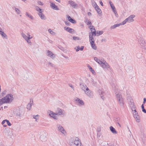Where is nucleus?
<instances>
[{"label": "nucleus", "mask_w": 146, "mask_h": 146, "mask_svg": "<svg viewBox=\"0 0 146 146\" xmlns=\"http://www.w3.org/2000/svg\"><path fill=\"white\" fill-rule=\"evenodd\" d=\"M13 100V96L11 94L7 95L6 96L0 100V106L5 103L11 102Z\"/></svg>", "instance_id": "1"}, {"label": "nucleus", "mask_w": 146, "mask_h": 146, "mask_svg": "<svg viewBox=\"0 0 146 146\" xmlns=\"http://www.w3.org/2000/svg\"><path fill=\"white\" fill-rule=\"evenodd\" d=\"M47 113H49V115L51 117H52L54 119H58L57 117L56 116L58 115H60L62 114V110L59 109L58 113H54L53 111L50 110H48Z\"/></svg>", "instance_id": "2"}, {"label": "nucleus", "mask_w": 146, "mask_h": 146, "mask_svg": "<svg viewBox=\"0 0 146 146\" xmlns=\"http://www.w3.org/2000/svg\"><path fill=\"white\" fill-rule=\"evenodd\" d=\"M70 145L71 146H81V143L78 139H73L70 141Z\"/></svg>", "instance_id": "3"}, {"label": "nucleus", "mask_w": 146, "mask_h": 146, "mask_svg": "<svg viewBox=\"0 0 146 146\" xmlns=\"http://www.w3.org/2000/svg\"><path fill=\"white\" fill-rule=\"evenodd\" d=\"M116 97L120 105L123 106L124 104L123 102V99L122 97V96L120 94H116Z\"/></svg>", "instance_id": "4"}, {"label": "nucleus", "mask_w": 146, "mask_h": 146, "mask_svg": "<svg viewBox=\"0 0 146 146\" xmlns=\"http://www.w3.org/2000/svg\"><path fill=\"white\" fill-rule=\"evenodd\" d=\"M47 133L46 132L43 131L40 137V139L42 141H45L47 140Z\"/></svg>", "instance_id": "5"}, {"label": "nucleus", "mask_w": 146, "mask_h": 146, "mask_svg": "<svg viewBox=\"0 0 146 146\" xmlns=\"http://www.w3.org/2000/svg\"><path fill=\"white\" fill-rule=\"evenodd\" d=\"M57 130L61 132L62 133L65 134L66 133L64 129L61 125L58 124L57 125Z\"/></svg>", "instance_id": "6"}, {"label": "nucleus", "mask_w": 146, "mask_h": 146, "mask_svg": "<svg viewBox=\"0 0 146 146\" xmlns=\"http://www.w3.org/2000/svg\"><path fill=\"white\" fill-rule=\"evenodd\" d=\"M139 42L141 46L143 47L145 49H146V44L145 41L141 38L139 39Z\"/></svg>", "instance_id": "7"}, {"label": "nucleus", "mask_w": 146, "mask_h": 146, "mask_svg": "<svg viewBox=\"0 0 146 146\" xmlns=\"http://www.w3.org/2000/svg\"><path fill=\"white\" fill-rule=\"evenodd\" d=\"M129 100L130 101H129V104L131 109H135V108L136 107L134 105L133 100L131 99H130Z\"/></svg>", "instance_id": "8"}, {"label": "nucleus", "mask_w": 146, "mask_h": 146, "mask_svg": "<svg viewBox=\"0 0 146 146\" xmlns=\"http://www.w3.org/2000/svg\"><path fill=\"white\" fill-rule=\"evenodd\" d=\"M68 3L74 8H77L78 7L76 3L72 1H69Z\"/></svg>", "instance_id": "9"}, {"label": "nucleus", "mask_w": 146, "mask_h": 146, "mask_svg": "<svg viewBox=\"0 0 146 146\" xmlns=\"http://www.w3.org/2000/svg\"><path fill=\"white\" fill-rule=\"evenodd\" d=\"M46 54L47 55L48 57H50L53 59L55 57V55L49 50H48L47 51Z\"/></svg>", "instance_id": "10"}, {"label": "nucleus", "mask_w": 146, "mask_h": 146, "mask_svg": "<svg viewBox=\"0 0 146 146\" xmlns=\"http://www.w3.org/2000/svg\"><path fill=\"white\" fill-rule=\"evenodd\" d=\"M80 87L84 91H85V90H89L88 88L86 86L84 83L80 84Z\"/></svg>", "instance_id": "11"}, {"label": "nucleus", "mask_w": 146, "mask_h": 146, "mask_svg": "<svg viewBox=\"0 0 146 146\" xmlns=\"http://www.w3.org/2000/svg\"><path fill=\"white\" fill-rule=\"evenodd\" d=\"M135 17L134 15H130L126 19L128 22L130 23L134 21L133 18Z\"/></svg>", "instance_id": "12"}, {"label": "nucleus", "mask_w": 146, "mask_h": 146, "mask_svg": "<svg viewBox=\"0 0 146 146\" xmlns=\"http://www.w3.org/2000/svg\"><path fill=\"white\" fill-rule=\"evenodd\" d=\"M22 113V109H19V110H17L16 113V115L17 116L21 117Z\"/></svg>", "instance_id": "13"}, {"label": "nucleus", "mask_w": 146, "mask_h": 146, "mask_svg": "<svg viewBox=\"0 0 146 146\" xmlns=\"http://www.w3.org/2000/svg\"><path fill=\"white\" fill-rule=\"evenodd\" d=\"M89 37L90 43H94L93 36H92V35H91V32H90L89 33Z\"/></svg>", "instance_id": "14"}, {"label": "nucleus", "mask_w": 146, "mask_h": 146, "mask_svg": "<svg viewBox=\"0 0 146 146\" xmlns=\"http://www.w3.org/2000/svg\"><path fill=\"white\" fill-rule=\"evenodd\" d=\"M64 29L65 30L71 33H73L74 31V30L73 29L69 27H64Z\"/></svg>", "instance_id": "15"}, {"label": "nucleus", "mask_w": 146, "mask_h": 146, "mask_svg": "<svg viewBox=\"0 0 146 146\" xmlns=\"http://www.w3.org/2000/svg\"><path fill=\"white\" fill-rule=\"evenodd\" d=\"M38 14L41 19L43 20H45L46 19V17L42 13V12L38 13Z\"/></svg>", "instance_id": "16"}, {"label": "nucleus", "mask_w": 146, "mask_h": 146, "mask_svg": "<svg viewBox=\"0 0 146 146\" xmlns=\"http://www.w3.org/2000/svg\"><path fill=\"white\" fill-rule=\"evenodd\" d=\"M50 3L51 4L50 6L53 9L57 10H59V9L58 8L57 6H56L54 3L51 2Z\"/></svg>", "instance_id": "17"}, {"label": "nucleus", "mask_w": 146, "mask_h": 146, "mask_svg": "<svg viewBox=\"0 0 146 146\" xmlns=\"http://www.w3.org/2000/svg\"><path fill=\"white\" fill-rule=\"evenodd\" d=\"M76 101H77L81 105H84V103L83 101L79 98H77L76 99Z\"/></svg>", "instance_id": "18"}, {"label": "nucleus", "mask_w": 146, "mask_h": 146, "mask_svg": "<svg viewBox=\"0 0 146 146\" xmlns=\"http://www.w3.org/2000/svg\"><path fill=\"white\" fill-rule=\"evenodd\" d=\"M110 128V131L113 133L114 134L117 133V132L116 131L115 129L112 126H111Z\"/></svg>", "instance_id": "19"}, {"label": "nucleus", "mask_w": 146, "mask_h": 146, "mask_svg": "<svg viewBox=\"0 0 146 146\" xmlns=\"http://www.w3.org/2000/svg\"><path fill=\"white\" fill-rule=\"evenodd\" d=\"M94 7L95 9L96 10L98 13L101 14L102 13V11L101 9L99 8V7L98 5L95 6Z\"/></svg>", "instance_id": "20"}, {"label": "nucleus", "mask_w": 146, "mask_h": 146, "mask_svg": "<svg viewBox=\"0 0 146 146\" xmlns=\"http://www.w3.org/2000/svg\"><path fill=\"white\" fill-rule=\"evenodd\" d=\"M0 34L2 35L3 38H7L6 35L3 31H0Z\"/></svg>", "instance_id": "21"}, {"label": "nucleus", "mask_w": 146, "mask_h": 146, "mask_svg": "<svg viewBox=\"0 0 146 146\" xmlns=\"http://www.w3.org/2000/svg\"><path fill=\"white\" fill-rule=\"evenodd\" d=\"M86 94L90 97H92L91 93L89 89L88 90H86L84 91Z\"/></svg>", "instance_id": "22"}, {"label": "nucleus", "mask_w": 146, "mask_h": 146, "mask_svg": "<svg viewBox=\"0 0 146 146\" xmlns=\"http://www.w3.org/2000/svg\"><path fill=\"white\" fill-rule=\"evenodd\" d=\"M120 26L119 24H115L111 26L110 27L111 29H114L117 27H118Z\"/></svg>", "instance_id": "23"}, {"label": "nucleus", "mask_w": 146, "mask_h": 146, "mask_svg": "<svg viewBox=\"0 0 146 146\" xmlns=\"http://www.w3.org/2000/svg\"><path fill=\"white\" fill-rule=\"evenodd\" d=\"M120 26L119 24H115L111 26L110 27L111 29H114L117 27H118Z\"/></svg>", "instance_id": "24"}, {"label": "nucleus", "mask_w": 146, "mask_h": 146, "mask_svg": "<svg viewBox=\"0 0 146 146\" xmlns=\"http://www.w3.org/2000/svg\"><path fill=\"white\" fill-rule=\"evenodd\" d=\"M36 10L38 12V13H40L43 12L42 9L40 8L38 6H36L35 7Z\"/></svg>", "instance_id": "25"}, {"label": "nucleus", "mask_w": 146, "mask_h": 146, "mask_svg": "<svg viewBox=\"0 0 146 146\" xmlns=\"http://www.w3.org/2000/svg\"><path fill=\"white\" fill-rule=\"evenodd\" d=\"M25 15L26 16H27L28 17L30 18L32 20H33L34 19V18L30 14H29L28 12H26L25 13Z\"/></svg>", "instance_id": "26"}, {"label": "nucleus", "mask_w": 146, "mask_h": 146, "mask_svg": "<svg viewBox=\"0 0 146 146\" xmlns=\"http://www.w3.org/2000/svg\"><path fill=\"white\" fill-rule=\"evenodd\" d=\"M134 118L136 119L137 122H139L140 120L138 114L134 115Z\"/></svg>", "instance_id": "27"}, {"label": "nucleus", "mask_w": 146, "mask_h": 146, "mask_svg": "<svg viewBox=\"0 0 146 146\" xmlns=\"http://www.w3.org/2000/svg\"><path fill=\"white\" fill-rule=\"evenodd\" d=\"M91 46L92 48L94 50H96L97 49V46L95 44H94V43H90Z\"/></svg>", "instance_id": "28"}, {"label": "nucleus", "mask_w": 146, "mask_h": 146, "mask_svg": "<svg viewBox=\"0 0 146 146\" xmlns=\"http://www.w3.org/2000/svg\"><path fill=\"white\" fill-rule=\"evenodd\" d=\"M33 101H32V103L31 104V103H29L27 105V108L29 110H30L31 109V105H32V104H33Z\"/></svg>", "instance_id": "29"}, {"label": "nucleus", "mask_w": 146, "mask_h": 146, "mask_svg": "<svg viewBox=\"0 0 146 146\" xmlns=\"http://www.w3.org/2000/svg\"><path fill=\"white\" fill-rule=\"evenodd\" d=\"M93 29H94V31H92V32H91V35H92V36H93V35L96 36V33H97L96 32V30L94 28Z\"/></svg>", "instance_id": "30"}, {"label": "nucleus", "mask_w": 146, "mask_h": 146, "mask_svg": "<svg viewBox=\"0 0 146 146\" xmlns=\"http://www.w3.org/2000/svg\"><path fill=\"white\" fill-rule=\"evenodd\" d=\"M47 64L48 65V66H51L52 67H53L55 66V65L54 64H52L50 62H47Z\"/></svg>", "instance_id": "31"}, {"label": "nucleus", "mask_w": 146, "mask_h": 146, "mask_svg": "<svg viewBox=\"0 0 146 146\" xmlns=\"http://www.w3.org/2000/svg\"><path fill=\"white\" fill-rule=\"evenodd\" d=\"M21 35L22 37L25 40L28 39V37H27L24 33H22Z\"/></svg>", "instance_id": "32"}, {"label": "nucleus", "mask_w": 146, "mask_h": 146, "mask_svg": "<svg viewBox=\"0 0 146 146\" xmlns=\"http://www.w3.org/2000/svg\"><path fill=\"white\" fill-rule=\"evenodd\" d=\"M15 12L17 13V14H19L21 13V11L17 8H15Z\"/></svg>", "instance_id": "33"}, {"label": "nucleus", "mask_w": 146, "mask_h": 146, "mask_svg": "<svg viewBox=\"0 0 146 146\" xmlns=\"http://www.w3.org/2000/svg\"><path fill=\"white\" fill-rule=\"evenodd\" d=\"M127 22H128L127 20L126 19L124 20L122 22L119 23L120 25H124Z\"/></svg>", "instance_id": "34"}, {"label": "nucleus", "mask_w": 146, "mask_h": 146, "mask_svg": "<svg viewBox=\"0 0 146 146\" xmlns=\"http://www.w3.org/2000/svg\"><path fill=\"white\" fill-rule=\"evenodd\" d=\"M142 111L145 113H146V110L144 109L143 104H142L141 106Z\"/></svg>", "instance_id": "35"}, {"label": "nucleus", "mask_w": 146, "mask_h": 146, "mask_svg": "<svg viewBox=\"0 0 146 146\" xmlns=\"http://www.w3.org/2000/svg\"><path fill=\"white\" fill-rule=\"evenodd\" d=\"M88 68L90 69V70L92 72V73H94V72H95L94 70L92 69V68L90 66H88Z\"/></svg>", "instance_id": "36"}, {"label": "nucleus", "mask_w": 146, "mask_h": 146, "mask_svg": "<svg viewBox=\"0 0 146 146\" xmlns=\"http://www.w3.org/2000/svg\"><path fill=\"white\" fill-rule=\"evenodd\" d=\"M110 68L109 65L106 62H105V68Z\"/></svg>", "instance_id": "37"}, {"label": "nucleus", "mask_w": 146, "mask_h": 146, "mask_svg": "<svg viewBox=\"0 0 146 146\" xmlns=\"http://www.w3.org/2000/svg\"><path fill=\"white\" fill-rule=\"evenodd\" d=\"M97 34H98L97 36L100 35L102 34L103 33V31H98L96 32Z\"/></svg>", "instance_id": "38"}, {"label": "nucleus", "mask_w": 146, "mask_h": 146, "mask_svg": "<svg viewBox=\"0 0 146 146\" xmlns=\"http://www.w3.org/2000/svg\"><path fill=\"white\" fill-rule=\"evenodd\" d=\"M92 5H93L94 7H95V6L98 5L96 2L94 0H92L91 1Z\"/></svg>", "instance_id": "39"}, {"label": "nucleus", "mask_w": 146, "mask_h": 146, "mask_svg": "<svg viewBox=\"0 0 146 146\" xmlns=\"http://www.w3.org/2000/svg\"><path fill=\"white\" fill-rule=\"evenodd\" d=\"M73 39L74 40H80V38L76 36H73Z\"/></svg>", "instance_id": "40"}, {"label": "nucleus", "mask_w": 146, "mask_h": 146, "mask_svg": "<svg viewBox=\"0 0 146 146\" xmlns=\"http://www.w3.org/2000/svg\"><path fill=\"white\" fill-rule=\"evenodd\" d=\"M105 61H104L103 62H102L101 66L102 67L104 68H105Z\"/></svg>", "instance_id": "41"}, {"label": "nucleus", "mask_w": 146, "mask_h": 146, "mask_svg": "<svg viewBox=\"0 0 146 146\" xmlns=\"http://www.w3.org/2000/svg\"><path fill=\"white\" fill-rule=\"evenodd\" d=\"M69 21L73 24H75L76 22L75 20L72 18Z\"/></svg>", "instance_id": "42"}, {"label": "nucleus", "mask_w": 146, "mask_h": 146, "mask_svg": "<svg viewBox=\"0 0 146 146\" xmlns=\"http://www.w3.org/2000/svg\"><path fill=\"white\" fill-rule=\"evenodd\" d=\"M27 42L30 45H32V43L30 40V39H27L26 40Z\"/></svg>", "instance_id": "43"}, {"label": "nucleus", "mask_w": 146, "mask_h": 146, "mask_svg": "<svg viewBox=\"0 0 146 146\" xmlns=\"http://www.w3.org/2000/svg\"><path fill=\"white\" fill-rule=\"evenodd\" d=\"M6 122L8 126H11V123L9 122V121L8 120L6 119Z\"/></svg>", "instance_id": "44"}, {"label": "nucleus", "mask_w": 146, "mask_h": 146, "mask_svg": "<svg viewBox=\"0 0 146 146\" xmlns=\"http://www.w3.org/2000/svg\"><path fill=\"white\" fill-rule=\"evenodd\" d=\"M28 77L29 76L27 75H25L23 79L24 80H27L28 79Z\"/></svg>", "instance_id": "45"}, {"label": "nucleus", "mask_w": 146, "mask_h": 146, "mask_svg": "<svg viewBox=\"0 0 146 146\" xmlns=\"http://www.w3.org/2000/svg\"><path fill=\"white\" fill-rule=\"evenodd\" d=\"M89 28L90 29L91 32H92V31H94L93 28H94L93 26H90L89 27Z\"/></svg>", "instance_id": "46"}, {"label": "nucleus", "mask_w": 146, "mask_h": 146, "mask_svg": "<svg viewBox=\"0 0 146 146\" xmlns=\"http://www.w3.org/2000/svg\"><path fill=\"white\" fill-rule=\"evenodd\" d=\"M64 23H65V24L66 25H67V26H70V23L69 22H68L67 21H64Z\"/></svg>", "instance_id": "47"}, {"label": "nucleus", "mask_w": 146, "mask_h": 146, "mask_svg": "<svg viewBox=\"0 0 146 146\" xmlns=\"http://www.w3.org/2000/svg\"><path fill=\"white\" fill-rule=\"evenodd\" d=\"M48 31L51 34L53 35V34H54V32L52 31L51 29H48Z\"/></svg>", "instance_id": "48"}, {"label": "nucleus", "mask_w": 146, "mask_h": 146, "mask_svg": "<svg viewBox=\"0 0 146 146\" xmlns=\"http://www.w3.org/2000/svg\"><path fill=\"white\" fill-rule=\"evenodd\" d=\"M39 116V115H33V118L35 119H36V117H38V118Z\"/></svg>", "instance_id": "49"}, {"label": "nucleus", "mask_w": 146, "mask_h": 146, "mask_svg": "<svg viewBox=\"0 0 146 146\" xmlns=\"http://www.w3.org/2000/svg\"><path fill=\"white\" fill-rule=\"evenodd\" d=\"M38 4L39 5H43V3L40 1H38Z\"/></svg>", "instance_id": "50"}, {"label": "nucleus", "mask_w": 146, "mask_h": 146, "mask_svg": "<svg viewBox=\"0 0 146 146\" xmlns=\"http://www.w3.org/2000/svg\"><path fill=\"white\" fill-rule=\"evenodd\" d=\"M99 92L100 93V94H103L104 92L102 91H101V90H99Z\"/></svg>", "instance_id": "51"}, {"label": "nucleus", "mask_w": 146, "mask_h": 146, "mask_svg": "<svg viewBox=\"0 0 146 146\" xmlns=\"http://www.w3.org/2000/svg\"><path fill=\"white\" fill-rule=\"evenodd\" d=\"M92 24V23H91V22L89 20L87 22V25H91Z\"/></svg>", "instance_id": "52"}, {"label": "nucleus", "mask_w": 146, "mask_h": 146, "mask_svg": "<svg viewBox=\"0 0 146 146\" xmlns=\"http://www.w3.org/2000/svg\"><path fill=\"white\" fill-rule=\"evenodd\" d=\"M103 62L100 60H98V63L100 65Z\"/></svg>", "instance_id": "53"}, {"label": "nucleus", "mask_w": 146, "mask_h": 146, "mask_svg": "<svg viewBox=\"0 0 146 146\" xmlns=\"http://www.w3.org/2000/svg\"><path fill=\"white\" fill-rule=\"evenodd\" d=\"M67 18H68V21H70V20L72 19V18L71 17L69 16L68 15L67 16Z\"/></svg>", "instance_id": "54"}, {"label": "nucleus", "mask_w": 146, "mask_h": 146, "mask_svg": "<svg viewBox=\"0 0 146 146\" xmlns=\"http://www.w3.org/2000/svg\"><path fill=\"white\" fill-rule=\"evenodd\" d=\"M111 9L113 10V11H114V10H116L115 7L113 5H112V6L111 5Z\"/></svg>", "instance_id": "55"}, {"label": "nucleus", "mask_w": 146, "mask_h": 146, "mask_svg": "<svg viewBox=\"0 0 146 146\" xmlns=\"http://www.w3.org/2000/svg\"><path fill=\"white\" fill-rule=\"evenodd\" d=\"M113 11V12H114V13H115V15L116 17H117V11H116V10H115L114 11Z\"/></svg>", "instance_id": "56"}, {"label": "nucleus", "mask_w": 146, "mask_h": 146, "mask_svg": "<svg viewBox=\"0 0 146 146\" xmlns=\"http://www.w3.org/2000/svg\"><path fill=\"white\" fill-rule=\"evenodd\" d=\"M6 119L3 120L2 122V124L3 125L5 124V123L6 122Z\"/></svg>", "instance_id": "57"}, {"label": "nucleus", "mask_w": 146, "mask_h": 146, "mask_svg": "<svg viewBox=\"0 0 146 146\" xmlns=\"http://www.w3.org/2000/svg\"><path fill=\"white\" fill-rule=\"evenodd\" d=\"M77 49H76V52H78L80 50V48H79V46H77Z\"/></svg>", "instance_id": "58"}, {"label": "nucleus", "mask_w": 146, "mask_h": 146, "mask_svg": "<svg viewBox=\"0 0 146 146\" xmlns=\"http://www.w3.org/2000/svg\"><path fill=\"white\" fill-rule=\"evenodd\" d=\"M5 93L6 92L5 91H4L1 93L2 96H3L5 94Z\"/></svg>", "instance_id": "59"}, {"label": "nucleus", "mask_w": 146, "mask_h": 146, "mask_svg": "<svg viewBox=\"0 0 146 146\" xmlns=\"http://www.w3.org/2000/svg\"><path fill=\"white\" fill-rule=\"evenodd\" d=\"M94 60L96 61L97 62H98V60H100L99 59H98V58H97V57H94Z\"/></svg>", "instance_id": "60"}, {"label": "nucleus", "mask_w": 146, "mask_h": 146, "mask_svg": "<svg viewBox=\"0 0 146 146\" xmlns=\"http://www.w3.org/2000/svg\"><path fill=\"white\" fill-rule=\"evenodd\" d=\"M84 46H82L81 48H80V50H83L84 49Z\"/></svg>", "instance_id": "61"}, {"label": "nucleus", "mask_w": 146, "mask_h": 146, "mask_svg": "<svg viewBox=\"0 0 146 146\" xmlns=\"http://www.w3.org/2000/svg\"><path fill=\"white\" fill-rule=\"evenodd\" d=\"M146 102V98H144L143 99V104H145V103Z\"/></svg>", "instance_id": "62"}, {"label": "nucleus", "mask_w": 146, "mask_h": 146, "mask_svg": "<svg viewBox=\"0 0 146 146\" xmlns=\"http://www.w3.org/2000/svg\"><path fill=\"white\" fill-rule=\"evenodd\" d=\"M100 3L102 6H103V3L102 1L100 0Z\"/></svg>", "instance_id": "63"}, {"label": "nucleus", "mask_w": 146, "mask_h": 146, "mask_svg": "<svg viewBox=\"0 0 146 146\" xmlns=\"http://www.w3.org/2000/svg\"><path fill=\"white\" fill-rule=\"evenodd\" d=\"M88 16H91L92 15V14L90 12H89L88 13Z\"/></svg>", "instance_id": "64"}]
</instances>
